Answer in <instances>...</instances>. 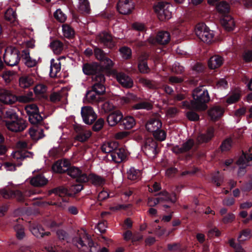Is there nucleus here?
Listing matches in <instances>:
<instances>
[{"label":"nucleus","instance_id":"1","mask_svg":"<svg viewBox=\"0 0 252 252\" xmlns=\"http://www.w3.org/2000/svg\"><path fill=\"white\" fill-rule=\"evenodd\" d=\"M72 244L83 252H99L100 248V245L94 242L85 231L78 233L72 239Z\"/></svg>","mask_w":252,"mask_h":252},{"label":"nucleus","instance_id":"2","mask_svg":"<svg viewBox=\"0 0 252 252\" xmlns=\"http://www.w3.org/2000/svg\"><path fill=\"white\" fill-rule=\"evenodd\" d=\"M192 100L190 101L192 108L196 110H205L211 98L208 90L203 86L195 88L192 92Z\"/></svg>","mask_w":252,"mask_h":252},{"label":"nucleus","instance_id":"3","mask_svg":"<svg viewBox=\"0 0 252 252\" xmlns=\"http://www.w3.org/2000/svg\"><path fill=\"white\" fill-rule=\"evenodd\" d=\"M107 69L103 65L96 62L84 63L82 66L83 73L86 75H92L94 83H105V73Z\"/></svg>","mask_w":252,"mask_h":252},{"label":"nucleus","instance_id":"4","mask_svg":"<svg viewBox=\"0 0 252 252\" xmlns=\"http://www.w3.org/2000/svg\"><path fill=\"white\" fill-rule=\"evenodd\" d=\"M81 116L84 122L87 125H92V130L94 131H99L103 127L104 120L99 118L96 121L97 115L91 106H84L81 109Z\"/></svg>","mask_w":252,"mask_h":252},{"label":"nucleus","instance_id":"5","mask_svg":"<svg viewBox=\"0 0 252 252\" xmlns=\"http://www.w3.org/2000/svg\"><path fill=\"white\" fill-rule=\"evenodd\" d=\"M28 117L29 122L33 125L32 127L29 129V134L31 138L34 140H38L43 138L45 135L41 126L43 118L39 112L31 114Z\"/></svg>","mask_w":252,"mask_h":252},{"label":"nucleus","instance_id":"6","mask_svg":"<svg viewBox=\"0 0 252 252\" xmlns=\"http://www.w3.org/2000/svg\"><path fill=\"white\" fill-rule=\"evenodd\" d=\"M216 9L221 14V22L224 28L228 31H233L235 23L232 17L230 15V5L226 1H221L217 5Z\"/></svg>","mask_w":252,"mask_h":252},{"label":"nucleus","instance_id":"7","mask_svg":"<svg viewBox=\"0 0 252 252\" xmlns=\"http://www.w3.org/2000/svg\"><path fill=\"white\" fill-rule=\"evenodd\" d=\"M33 93L31 91L27 94L16 95L8 91H4L0 94V101L6 104H13L18 101L21 103L29 102L32 100Z\"/></svg>","mask_w":252,"mask_h":252},{"label":"nucleus","instance_id":"8","mask_svg":"<svg viewBox=\"0 0 252 252\" xmlns=\"http://www.w3.org/2000/svg\"><path fill=\"white\" fill-rule=\"evenodd\" d=\"M105 83H94L92 89L87 91L85 97L87 101L92 103L102 102L103 97L100 95L105 93Z\"/></svg>","mask_w":252,"mask_h":252},{"label":"nucleus","instance_id":"9","mask_svg":"<svg viewBox=\"0 0 252 252\" xmlns=\"http://www.w3.org/2000/svg\"><path fill=\"white\" fill-rule=\"evenodd\" d=\"M196 36L202 41L207 43H210L214 36V31L210 30L204 23H198L195 28Z\"/></svg>","mask_w":252,"mask_h":252},{"label":"nucleus","instance_id":"10","mask_svg":"<svg viewBox=\"0 0 252 252\" xmlns=\"http://www.w3.org/2000/svg\"><path fill=\"white\" fill-rule=\"evenodd\" d=\"M5 63L10 66L17 65L20 60V52L15 47L6 48L3 55Z\"/></svg>","mask_w":252,"mask_h":252},{"label":"nucleus","instance_id":"11","mask_svg":"<svg viewBox=\"0 0 252 252\" xmlns=\"http://www.w3.org/2000/svg\"><path fill=\"white\" fill-rule=\"evenodd\" d=\"M170 7L169 3L163 1H158L154 6V11L160 21L168 20L171 18L172 13L169 9Z\"/></svg>","mask_w":252,"mask_h":252},{"label":"nucleus","instance_id":"12","mask_svg":"<svg viewBox=\"0 0 252 252\" xmlns=\"http://www.w3.org/2000/svg\"><path fill=\"white\" fill-rule=\"evenodd\" d=\"M162 196L157 198L149 197L148 199V205L149 206L153 207L162 201L170 202L172 205L176 202L177 200V195L175 192L169 193L164 191L160 192Z\"/></svg>","mask_w":252,"mask_h":252},{"label":"nucleus","instance_id":"13","mask_svg":"<svg viewBox=\"0 0 252 252\" xmlns=\"http://www.w3.org/2000/svg\"><path fill=\"white\" fill-rule=\"evenodd\" d=\"M194 141L192 138H189L184 142L181 147L178 145L174 146L172 148V151L176 155L187 153L186 158H190L192 157V154L189 153V151L192 149L194 145Z\"/></svg>","mask_w":252,"mask_h":252},{"label":"nucleus","instance_id":"14","mask_svg":"<svg viewBox=\"0 0 252 252\" xmlns=\"http://www.w3.org/2000/svg\"><path fill=\"white\" fill-rule=\"evenodd\" d=\"M94 55L96 59L104 64V67L109 69L113 66V61L107 57L106 54L100 48L95 47L94 49Z\"/></svg>","mask_w":252,"mask_h":252},{"label":"nucleus","instance_id":"15","mask_svg":"<svg viewBox=\"0 0 252 252\" xmlns=\"http://www.w3.org/2000/svg\"><path fill=\"white\" fill-rule=\"evenodd\" d=\"M215 128L212 126L207 128L204 132L198 134L196 141L198 144L207 143L211 141L215 136Z\"/></svg>","mask_w":252,"mask_h":252},{"label":"nucleus","instance_id":"16","mask_svg":"<svg viewBox=\"0 0 252 252\" xmlns=\"http://www.w3.org/2000/svg\"><path fill=\"white\" fill-rule=\"evenodd\" d=\"M134 8L132 0H119L117 4V9L120 13L123 15L130 14Z\"/></svg>","mask_w":252,"mask_h":252},{"label":"nucleus","instance_id":"17","mask_svg":"<svg viewBox=\"0 0 252 252\" xmlns=\"http://www.w3.org/2000/svg\"><path fill=\"white\" fill-rule=\"evenodd\" d=\"M74 129L76 133L75 139L79 142H86L91 136V131L84 129L81 125H75Z\"/></svg>","mask_w":252,"mask_h":252},{"label":"nucleus","instance_id":"18","mask_svg":"<svg viewBox=\"0 0 252 252\" xmlns=\"http://www.w3.org/2000/svg\"><path fill=\"white\" fill-rule=\"evenodd\" d=\"M146 153L155 157L158 153L157 142L152 138H147L144 143V147Z\"/></svg>","mask_w":252,"mask_h":252},{"label":"nucleus","instance_id":"19","mask_svg":"<svg viewBox=\"0 0 252 252\" xmlns=\"http://www.w3.org/2000/svg\"><path fill=\"white\" fill-rule=\"evenodd\" d=\"M96 39L104 46L112 48L115 45L112 35L107 32L104 31L100 33L96 36Z\"/></svg>","mask_w":252,"mask_h":252},{"label":"nucleus","instance_id":"20","mask_svg":"<svg viewBox=\"0 0 252 252\" xmlns=\"http://www.w3.org/2000/svg\"><path fill=\"white\" fill-rule=\"evenodd\" d=\"M6 126L9 130L13 132L22 131L27 127L25 121L19 117L16 121L8 122Z\"/></svg>","mask_w":252,"mask_h":252},{"label":"nucleus","instance_id":"21","mask_svg":"<svg viewBox=\"0 0 252 252\" xmlns=\"http://www.w3.org/2000/svg\"><path fill=\"white\" fill-rule=\"evenodd\" d=\"M81 180L83 181V183L90 181L93 185L96 186H102L105 182L103 178L93 173H90L88 175L87 174L84 175Z\"/></svg>","mask_w":252,"mask_h":252},{"label":"nucleus","instance_id":"22","mask_svg":"<svg viewBox=\"0 0 252 252\" xmlns=\"http://www.w3.org/2000/svg\"><path fill=\"white\" fill-rule=\"evenodd\" d=\"M66 170H67V174L72 178L76 179L77 182L80 183H84L81 179L84 175H86V173H83L82 170L80 168L71 166L70 164L68 168L66 169Z\"/></svg>","mask_w":252,"mask_h":252},{"label":"nucleus","instance_id":"23","mask_svg":"<svg viewBox=\"0 0 252 252\" xmlns=\"http://www.w3.org/2000/svg\"><path fill=\"white\" fill-rule=\"evenodd\" d=\"M115 146L111 153L110 157L111 160L116 163H121L126 158L125 150L122 148H117Z\"/></svg>","mask_w":252,"mask_h":252},{"label":"nucleus","instance_id":"24","mask_svg":"<svg viewBox=\"0 0 252 252\" xmlns=\"http://www.w3.org/2000/svg\"><path fill=\"white\" fill-rule=\"evenodd\" d=\"M70 165V162L67 159L58 160L56 161L52 165V169L53 172L57 173H66V169Z\"/></svg>","mask_w":252,"mask_h":252},{"label":"nucleus","instance_id":"25","mask_svg":"<svg viewBox=\"0 0 252 252\" xmlns=\"http://www.w3.org/2000/svg\"><path fill=\"white\" fill-rule=\"evenodd\" d=\"M117 81L124 87L130 88L133 86L132 79L127 75L123 72H119L116 74Z\"/></svg>","mask_w":252,"mask_h":252},{"label":"nucleus","instance_id":"26","mask_svg":"<svg viewBox=\"0 0 252 252\" xmlns=\"http://www.w3.org/2000/svg\"><path fill=\"white\" fill-rule=\"evenodd\" d=\"M30 230L32 234L37 238H41L45 236L51 235L49 231L45 232V229L41 224H32L30 226Z\"/></svg>","mask_w":252,"mask_h":252},{"label":"nucleus","instance_id":"27","mask_svg":"<svg viewBox=\"0 0 252 252\" xmlns=\"http://www.w3.org/2000/svg\"><path fill=\"white\" fill-rule=\"evenodd\" d=\"M123 118L122 113L118 110L115 111L109 114L107 117V122L111 126L118 124L120 126V121Z\"/></svg>","mask_w":252,"mask_h":252},{"label":"nucleus","instance_id":"28","mask_svg":"<svg viewBox=\"0 0 252 252\" xmlns=\"http://www.w3.org/2000/svg\"><path fill=\"white\" fill-rule=\"evenodd\" d=\"M162 123L160 120L155 117L150 118L147 121L146 127L150 132H153L161 128Z\"/></svg>","mask_w":252,"mask_h":252},{"label":"nucleus","instance_id":"29","mask_svg":"<svg viewBox=\"0 0 252 252\" xmlns=\"http://www.w3.org/2000/svg\"><path fill=\"white\" fill-rule=\"evenodd\" d=\"M135 121L132 116H126L124 117L120 121V127L122 129H130L135 125Z\"/></svg>","mask_w":252,"mask_h":252},{"label":"nucleus","instance_id":"30","mask_svg":"<svg viewBox=\"0 0 252 252\" xmlns=\"http://www.w3.org/2000/svg\"><path fill=\"white\" fill-rule=\"evenodd\" d=\"M170 34L166 31H160L158 32L155 38V42L160 45H166L170 40Z\"/></svg>","mask_w":252,"mask_h":252},{"label":"nucleus","instance_id":"31","mask_svg":"<svg viewBox=\"0 0 252 252\" xmlns=\"http://www.w3.org/2000/svg\"><path fill=\"white\" fill-rule=\"evenodd\" d=\"M223 59L222 57L215 55L211 57L208 62L209 68L215 69L220 67L223 63Z\"/></svg>","mask_w":252,"mask_h":252},{"label":"nucleus","instance_id":"32","mask_svg":"<svg viewBox=\"0 0 252 252\" xmlns=\"http://www.w3.org/2000/svg\"><path fill=\"white\" fill-rule=\"evenodd\" d=\"M0 193L1 196L5 199H9L15 197L16 195L20 196V200L22 199L23 195L21 191L19 190H13L9 189H2L0 190Z\"/></svg>","mask_w":252,"mask_h":252},{"label":"nucleus","instance_id":"33","mask_svg":"<svg viewBox=\"0 0 252 252\" xmlns=\"http://www.w3.org/2000/svg\"><path fill=\"white\" fill-rule=\"evenodd\" d=\"M52 193H54L61 197L73 196L72 193L69 192L68 190L63 187H58L50 190L49 194L50 195Z\"/></svg>","mask_w":252,"mask_h":252},{"label":"nucleus","instance_id":"34","mask_svg":"<svg viewBox=\"0 0 252 252\" xmlns=\"http://www.w3.org/2000/svg\"><path fill=\"white\" fill-rule=\"evenodd\" d=\"M223 112V109L221 107L216 106L212 107L208 113L212 120L216 121L222 116Z\"/></svg>","mask_w":252,"mask_h":252},{"label":"nucleus","instance_id":"35","mask_svg":"<svg viewBox=\"0 0 252 252\" xmlns=\"http://www.w3.org/2000/svg\"><path fill=\"white\" fill-rule=\"evenodd\" d=\"M48 180L42 174L33 177L30 181L31 184L34 187H42L47 183Z\"/></svg>","mask_w":252,"mask_h":252},{"label":"nucleus","instance_id":"36","mask_svg":"<svg viewBox=\"0 0 252 252\" xmlns=\"http://www.w3.org/2000/svg\"><path fill=\"white\" fill-rule=\"evenodd\" d=\"M3 116L4 119H5V122L6 126L8 122H11L12 121H16L19 117L15 110L13 109H8L5 111L3 113Z\"/></svg>","mask_w":252,"mask_h":252},{"label":"nucleus","instance_id":"37","mask_svg":"<svg viewBox=\"0 0 252 252\" xmlns=\"http://www.w3.org/2000/svg\"><path fill=\"white\" fill-rule=\"evenodd\" d=\"M168 204L163 205V207L165 209V211L169 214V215L163 216L161 220L164 221V222H169L170 221L172 217V215L174 213L173 210L175 209V203L174 205H172L170 202H168Z\"/></svg>","mask_w":252,"mask_h":252},{"label":"nucleus","instance_id":"38","mask_svg":"<svg viewBox=\"0 0 252 252\" xmlns=\"http://www.w3.org/2000/svg\"><path fill=\"white\" fill-rule=\"evenodd\" d=\"M23 59L25 60V64L28 67H32L35 66L37 64L35 60L32 59L30 56V53L28 51L24 50L22 51Z\"/></svg>","mask_w":252,"mask_h":252},{"label":"nucleus","instance_id":"39","mask_svg":"<svg viewBox=\"0 0 252 252\" xmlns=\"http://www.w3.org/2000/svg\"><path fill=\"white\" fill-rule=\"evenodd\" d=\"M19 83L21 88H28L33 84V80L29 76H24L19 78Z\"/></svg>","mask_w":252,"mask_h":252},{"label":"nucleus","instance_id":"40","mask_svg":"<svg viewBox=\"0 0 252 252\" xmlns=\"http://www.w3.org/2000/svg\"><path fill=\"white\" fill-rule=\"evenodd\" d=\"M127 178L130 180H138L141 176V171L134 167H131L127 171Z\"/></svg>","mask_w":252,"mask_h":252},{"label":"nucleus","instance_id":"41","mask_svg":"<svg viewBox=\"0 0 252 252\" xmlns=\"http://www.w3.org/2000/svg\"><path fill=\"white\" fill-rule=\"evenodd\" d=\"M50 47L55 53L60 54L63 50V43L58 40H55L50 43Z\"/></svg>","mask_w":252,"mask_h":252},{"label":"nucleus","instance_id":"42","mask_svg":"<svg viewBox=\"0 0 252 252\" xmlns=\"http://www.w3.org/2000/svg\"><path fill=\"white\" fill-rule=\"evenodd\" d=\"M138 67L139 71L142 73H148L150 71V69L149 67L146 59H141L139 60Z\"/></svg>","mask_w":252,"mask_h":252},{"label":"nucleus","instance_id":"43","mask_svg":"<svg viewBox=\"0 0 252 252\" xmlns=\"http://www.w3.org/2000/svg\"><path fill=\"white\" fill-rule=\"evenodd\" d=\"M252 160V154L246 153L243 152L242 155L239 158L237 161V164L238 165L246 164L250 161Z\"/></svg>","mask_w":252,"mask_h":252},{"label":"nucleus","instance_id":"44","mask_svg":"<svg viewBox=\"0 0 252 252\" xmlns=\"http://www.w3.org/2000/svg\"><path fill=\"white\" fill-rule=\"evenodd\" d=\"M5 19L10 23H14L16 19V12L11 8H8L4 14Z\"/></svg>","mask_w":252,"mask_h":252},{"label":"nucleus","instance_id":"45","mask_svg":"<svg viewBox=\"0 0 252 252\" xmlns=\"http://www.w3.org/2000/svg\"><path fill=\"white\" fill-rule=\"evenodd\" d=\"M186 98V95L184 94L179 93L174 95V99L175 101H182V107L183 108H189L190 102L187 100H184Z\"/></svg>","mask_w":252,"mask_h":252},{"label":"nucleus","instance_id":"46","mask_svg":"<svg viewBox=\"0 0 252 252\" xmlns=\"http://www.w3.org/2000/svg\"><path fill=\"white\" fill-rule=\"evenodd\" d=\"M251 236V230L250 229H244L241 232L238 237V241L240 243H243L248 239L250 238Z\"/></svg>","mask_w":252,"mask_h":252},{"label":"nucleus","instance_id":"47","mask_svg":"<svg viewBox=\"0 0 252 252\" xmlns=\"http://www.w3.org/2000/svg\"><path fill=\"white\" fill-rule=\"evenodd\" d=\"M79 9L82 12L87 14L90 13L91 9L90 2L88 0H79Z\"/></svg>","mask_w":252,"mask_h":252},{"label":"nucleus","instance_id":"48","mask_svg":"<svg viewBox=\"0 0 252 252\" xmlns=\"http://www.w3.org/2000/svg\"><path fill=\"white\" fill-rule=\"evenodd\" d=\"M64 36L67 38H72L74 37L75 32L73 28L70 26L65 24L62 26Z\"/></svg>","mask_w":252,"mask_h":252},{"label":"nucleus","instance_id":"49","mask_svg":"<svg viewBox=\"0 0 252 252\" xmlns=\"http://www.w3.org/2000/svg\"><path fill=\"white\" fill-rule=\"evenodd\" d=\"M123 58L125 60H129L131 58L132 51L130 48L127 46H123L119 49Z\"/></svg>","mask_w":252,"mask_h":252},{"label":"nucleus","instance_id":"50","mask_svg":"<svg viewBox=\"0 0 252 252\" xmlns=\"http://www.w3.org/2000/svg\"><path fill=\"white\" fill-rule=\"evenodd\" d=\"M154 137L158 141H162L166 139V133L161 128L152 132Z\"/></svg>","mask_w":252,"mask_h":252},{"label":"nucleus","instance_id":"51","mask_svg":"<svg viewBox=\"0 0 252 252\" xmlns=\"http://www.w3.org/2000/svg\"><path fill=\"white\" fill-rule=\"evenodd\" d=\"M133 108L136 110L145 109L149 110L152 109L153 106L148 102L142 101L134 104L133 106Z\"/></svg>","mask_w":252,"mask_h":252},{"label":"nucleus","instance_id":"52","mask_svg":"<svg viewBox=\"0 0 252 252\" xmlns=\"http://www.w3.org/2000/svg\"><path fill=\"white\" fill-rule=\"evenodd\" d=\"M115 146H118V143L116 142H111L108 144V145H103L101 147V151L104 153H109L110 156L111 153L112 152Z\"/></svg>","mask_w":252,"mask_h":252},{"label":"nucleus","instance_id":"53","mask_svg":"<svg viewBox=\"0 0 252 252\" xmlns=\"http://www.w3.org/2000/svg\"><path fill=\"white\" fill-rule=\"evenodd\" d=\"M232 144V140L230 138H226L223 140L221 144L220 148L222 152L229 151L231 147Z\"/></svg>","mask_w":252,"mask_h":252},{"label":"nucleus","instance_id":"54","mask_svg":"<svg viewBox=\"0 0 252 252\" xmlns=\"http://www.w3.org/2000/svg\"><path fill=\"white\" fill-rule=\"evenodd\" d=\"M25 110L29 116L31 114H35L39 112L38 107L35 104H29L25 107Z\"/></svg>","mask_w":252,"mask_h":252},{"label":"nucleus","instance_id":"55","mask_svg":"<svg viewBox=\"0 0 252 252\" xmlns=\"http://www.w3.org/2000/svg\"><path fill=\"white\" fill-rule=\"evenodd\" d=\"M211 181L213 183L215 184L217 187L220 186V182L222 181V178L220 175L219 171L212 176Z\"/></svg>","mask_w":252,"mask_h":252},{"label":"nucleus","instance_id":"56","mask_svg":"<svg viewBox=\"0 0 252 252\" xmlns=\"http://www.w3.org/2000/svg\"><path fill=\"white\" fill-rule=\"evenodd\" d=\"M167 249L169 251L174 252H184L179 243L168 244Z\"/></svg>","mask_w":252,"mask_h":252},{"label":"nucleus","instance_id":"57","mask_svg":"<svg viewBox=\"0 0 252 252\" xmlns=\"http://www.w3.org/2000/svg\"><path fill=\"white\" fill-rule=\"evenodd\" d=\"M61 70V66L57 63L51 64L50 66V75L51 77H55Z\"/></svg>","mask_w":252,"mask_h":252},{"label":"nucleus","instance_id":"58","mask_svg":"<svg viewBox=\"0 0 252 252\" xmlns=\"http://www.w3.org/2000/svg\"><path fill=\"white\" fill-rule=\"evenodd\" d=\"M187 118L191 121H196L199 119V115L195 112L190 110L186 113Z\"/></svg>","mask_w":252,"mask_h":252},{"label":"nucleus","instance_id":"59","mask_svg":"<svg viewBox=\"0 0 252 252\" xmlns=\"http://www.w3.org/2000/svg\"><path fill=\"white\" fill-rule=\"evenodd\" d=\"M172 71L177 74H182L184 72V67L176 62L173 65Z\"/></svg>","mask_w":252,"mask_h":252},{"label":"nucleus","instance_id":"60","mask_svg":"<svg viewBox=\"0 0 252 252\" xmlns=\"http://www.w3.org/2000/svg\"><path fill=\"white\" fill-rule=\"evenodd\" d=\"M57 235L58 238L61 241H67L68 234L64 230L59 229L57 231Z\"/></svg>","mask_w":252,"mask_h":252},{"label":"nucleus","instance_id":"61","mask_svg":"<svg viewBox=\"0 0 252 252\" xmlns=\"http://www.w3.org/2000/svg\"><path fill=\"white\" fill-rule=\"evenodd\" d=\"M16 231V236L19 240H22L25 237L24 230L21 225H17L15 227Z\"/></svg>","mask_w":252,"mask_h":252},{"label":"nucleus","instance_id":"62","mask_svg":"<svg viewBox=\"0 0 252 252\" xmlns=\"http://www.w3.org/2000/svg\"><path fill=\"white\" fill-rule=\"evenodd\" d=\"M243 60L246 63L252 62V50H248L244 52L243 55Z\"/></svg>","mask_w":252,"mask_h":252},{"label":"nucleus","instance_id":"63","mask_svg":"<svg viewBox=\"0 0 252 252\" xmlns=\"http://www.w3.org/2000/svg\"><path fill=\"white\" fill-rule=\"evenodd\" d=\"M235 219V215L232 213H228L222 219V221L224 224H227L232 222Z\"/></svg>","mask_w":252,"mask_h":252},{"label":"nucleus","instance_id":"64","mask_svg":"<svg viewBox=\"0 0 252 252\" xmlns=\"http://www.w3.org/2000/svg\"><path fill=\"white\" fill-rule=\"evenodd\" d=\"M35 94H43L47 91V87L44 84H38L34 88Z\"/></svg>","mask_w":252,"mask_h":252}]
</instances>
